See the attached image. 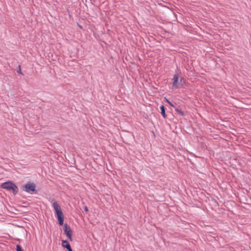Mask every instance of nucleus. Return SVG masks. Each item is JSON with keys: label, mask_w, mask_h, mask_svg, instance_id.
<instances>
[{"label": "nucleus", "mask_w": 251, "mask_h": 251, "mask_svg": "<svg viewBox=\"0 0 251 251\" xmlns=\"http://www.w3.org/2000/svg\"><path fill=\"white\" fill-rule=\"evenodd\" d=\"M167 101L169 103V104L172 106V107H174V105H173V103H172L171 102H170L168 100H167Z\"/></svg>", "instance_id": "obj_11"}, {"label": "nucleus", "mask_w": 251, "mask_h": 251, "mask_svg": "<svg viewBox=\"0 0 251 251\" xmlns=\"http://www.w3.org/2000/svg\"><path fill=\"white\" fill-rule=\"evenodd\" d=\"M176 111L179 114H180L181 116H184V114L183 112H182V111L180 110L178 108H176Z\"/></svg>", "instance_id": "obj_8"}, {"label": "nucleus", "mask_w": 251, "mask_h": 251, "mask_svg": "<svg viewBox=\"0 0 251 251\" xmlns=\"http://www.w3.org/2000/svg\"><path fill=\"white\" fill-rule=\"evenodd\" d=\"M1 188L8 190H12L14 195L18 193V187L12 182L8 181L3 183L0 185Z\"/></svg>", "instance_id": "obj_2"}, {"label": "nucleus", "mask_w": 251, "mask_h": 251, "mask_svg": "<svg viewBox=\"0 0 251 251\" xmlns=\"http://www.w3.org/2000/svg\"><path fill=\"white\" fill-rule=\"evenodd\" d=\"M180 83H181V86H183V84L185 83V79L183 77L181 78Z\"/></svg>", "instance_id": "obj_10"}, {"label": "nucleus", "mask_w": 251, "mask_h": 251, "mask_svg": "<svg viewBox=\"0 0 251 251\" xmlns=\"http://www.w3.org/2000/svg\"><path fill=\"white\" fill-rule=\"evenodd\" d=\"M52 206L57 215L59 224L61 226L63 225L64 221V215L59 205L56 202H54L52 204Z\"/></svg>", "instance_id": "obj_1"}, {"label": "nucleus", "mask_w": 251, "mask_h": 251, "mask_svg": "<svg viewBox=\"0 0 251 251\" xmlns=\"http://www.w3.org/2000/svg\"><path fill=\"white\" fill-rule=\"evenodd\" d=\"M64 230L65 234L68 237L69 239L72 241L73 240L72 237L73 231L70 227L67 224H65L64 225Z\"/></svg>", "instance_id": "obj_3"}, {"label": "nucleus", "mask_w": 251, "mask_h": 251, "mask_svg": "<svg viewBox=\"0 0 251 251\" xmlns=\"http://www.w3.org/2000/svg\"><path fill=\"white\" fill-rule=\"evenodd\" d=\"M62 246L64 248H66L68 251H73L70 244L66 240L62 241Z\"/></svg>", "instance_id": "obj_6"}, {"label": "nucleus", "mask_w": 251, "mask_h": 251, "mask_svg": "<svg viewBox=\"0 0 251 251\" xmlns=\"http://www.w3.org/2000/svg\"><path fill=\"white\" fill-rule=\"evenodd\" d=\"M16 251H24L20 245H16Z\"/></svg>", "instance_id": "obj_9"}, {"label": "nucleus", "mask_w": 251, "mask_h": 251, "mask_svg": "<svg viewBox=\"0 0 251 251\" xmlns=\"http://www.w3.org/2000/svg\"><path fill=\"white\" fill-rule=\"evenodd\" d=\"M85 211H88V208L87 206L85 207Z\"/></svg>", "instance_id": "obj_12"}, {"label": "nucleus", "mask_w": 251, "mask_h": 251, "mask_svg": "<svg viewBox=\"0 0 251 251\" xmlns=\"http://www.w3.org/2000/svg\"><path fill=\"white\" fill-rule=\"evenodd\" d=\"M161 113L164 118H166V115L165 114V107L163 105L160 106Z\"/></svg>", "instance_id": "obj_7"}, {"label": "nucleus", "mask_w": 251, "mask_h": 251, "mask_svg": "<svg viewBox=\"0 0 251 251\" xmlns=\"http://www.w3.org/2000/svg\"><path fill=\"white\" fill-rule=\"evenodd\" d=\"M178 77L177 75H175L173 78V86L175 88H177L179 87V84L178 83Z\"/></svg>", "instance_id": "obj_5"}, {"label": "nucleus", "mask_w": 251, "mask_h": 251, "mask_svg": "<svg viewBox=\"0 0 251 251\" xmlns=\"http://www.w3.org/2000/svg\"><path fill=\"white\" fill-rule=\"evenodd\" d=\"M25 188L26 192L30 193L35 190V186L33 183H28L25 186Z\"/></svg>", "instance_id": "obj_4"}]
</instances>
